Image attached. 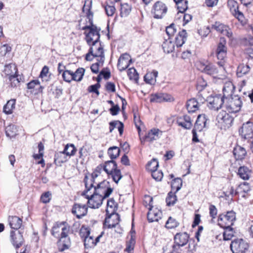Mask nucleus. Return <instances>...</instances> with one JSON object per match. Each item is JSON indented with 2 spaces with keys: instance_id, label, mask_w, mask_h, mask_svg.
I'll list each match as a JSON object with an SVG mask.
<instances>
[{
  "instance_id": "obj_25",
  "label": "nucleus",
  "mask_w": 253,
  "mask_h": 253,
  "mask_svg": "<svg viewBox=\"0 0 253 253\" xmlns=\"http://www.w3.org/2000/svg\"><path fill=\"white\" fill-rule=\"evenodd\" d=\"M176 123L179 126L185 129H190L192 126L191 118L188 115H184L178 118Z\"/></svg>"
},
{
  "instance_id": "obj_54",
  "label": "nucleus",
  "mask_w": 253,
  "mask_h": 253,
  "mask_svg": "<svg viewBox=\"0 0 253 253\" xmlns=\"http://www.w3.org/2000/svg\"><path fill=\"white\" fill-rule=\"evenodd\" d=\"M84 245L85 248H91L95 245L94 240L92 236L89 235L84 239Z\"/></svg>"
},
{
  "instance_id": "obj_24",
  "label": "nucleus",
  "mask_w": 253,
  "mask_h": 253,
  "mask_svg": "<svg viewBox=\"0 0 253 253\" xmlns=\"http://www.w3.org/2000/svg\"><path fill=\"white\" fill-rule=\"evenodd\" d=\"M171 96L166 93H157L152 94L150 97V102L161 103L164 101H170Z\"/></svg>"
},
{
  "instance_id": "obj_51",
  "label": "nucleus",
  "mask_w": 253,
  "mask_h": 253,
  "mask_svg": "<svg viewBox=\"0 0 253 253\" xmlns=\"http://www.w3.org/2000/svg\"><path fill=\"white\" fill-rule=\"evenodd\" d=\"M132 60L130 56L126 53H124L118 59V63H131Z\"/></svg>"
},
{
  "instance_id": "obj_62",
  "label": "nucleus",
  "mask_w": 253,
  "mask_h": 253,
  "mask_svg": "<svg viewBox=\"0 0 253 253\" xmlns=\"http://www.w3.org/2000/svg\"><path fill=\"white\" fill-rule=\"evenodd\" d=\"M133 119L135 126L138 130V132L141 130L140 125L141 121L140 120L139 117L136 112L133 113Z\"/></svg>"
},
{
  "instance_id": "obj_3",
  "label": "nucleus",
  "mask_w": 253,
  "mask_h": 253,
  "mask_svg": "<svg viewBox=\"0 0 253 253\" xmlns=\"http://www.w3.org/2000/svg\"><path fill=\"white\" fill-rule=\"evenodd\" d=\"M103 169L109 178L111 177L116 183H118L122 177L121 170L117 169V164L114 160L106 162L103 165Z\"/></svg>"
},
{
  "instance_id": "obj_10",
  "label": "nucleus",
  "mask_w": 253,
  "mask_h": 253,
  "mask_svg": "<svg viewBox=\"0 0 253 253\" xmlns=\"http://www.w3.org/2000/svg\"><path fill=\"white\" fill-rule=\"evenodd\" d=\"M208 106L211 109L218 110L225 102V98L220 94L209 96L207 98Z\"/></svg>"
},
{
  "instance_id": "obj_28",
  "label": "nucleus",
  "mask_w": 253,
  "mask_h": 253,
  "mask_svg": "<svg viewBox=\"0 0 253 253\" xmlns=\"http://www.w3.org/2000/svg\"><path fill=\"white\" fill-rule=\"evenodd\" d=\"M162 212L158 210H153L152 208L149 209L147 213V219L150 222L158 221L161 218Z\"/></svg>"
},
{
  "instance_id": "obj_49",
  "label": "nucleus",
  "mask_w": 253,
  "mask_h": 253,
  "mask_svg": "<svg viewBox=\"0 0 253 253\" xmlns=\"http://www.w3.org/2000/svg\"><path fill=\"white\" fill-rule=\"evenodd\" d=\"M159 167V162L157 159H153L149 162L146 166V169L150 171L157 170Z\"/></svg>"
},
{
  "instance_id": "obj_9",
  "label": "nucleus",
  "mask_w": 253,
  "mask_h": 253,
  "mask_svg": "<svg viewBox=\"0 0 253 253\" xmlns=\"http://www.w3.org/2000/svg\"><path fill=\"white\" fill-rule=\"evenodd\" d=\"M86 190L83 192V195L85 196V198L88 200L87 204L88 207L92 209L98 208L102 204L103 201L105 198L95 193L93 191V194L91 195L87 194Z\"/></svg>"
},
{
  "instance_id": "obj_17",
  "label": "nucleus",
  "mask_w": 253,
  "mask_h": 253,
  "mask_svg": "<svg viewBox=\"0 0 253 253\" xmlns=\"http://www.w3.org/2000/svg\"><path fill=\"white\" fill-rule=\"evenodd\" d=\"M84 71V69L83 68H78L74 73H71L69 71H64V81L67 82H70L71 81V80H68L66 78V75L68 74L71 76V80L80 82L83 79Z\"/></svg>"
},
{
  "instance_id": "obj_6",
  "label": "nucleus",
  "mask_w": 253,
  "mask_h": 253,
  "mask_svg": "<svg viewBox=\"0 0 253 253\" xmlns=\"http://www.w3.org/2000/svg\"><path fill=\"white\" fill-rule=\"evenodd\" d=\"M92 188L94 192L105 198L108 197L113 190L110 182L106 180L97 183L96 186L94 185Z\"/></svg>"
},
{
  "instance_id": "obj_48",
  "label": "nucleus",
  "mask_w": 253,
  "mask_h": 253,
  "mask_svg": "<svg viewBox=\"0 0 253 253\" xmlns=\"http://www.w3.org/2000/svg\"><path fill=\"white\" fill-rule=\"evenodd\" d=\"M226 41L224 38L221 37L219 42L218 44L216 52H227V47L226 46Z\"/></svg>"
},
{
  "instance_id": "obj_22",
  "label": "nucleus",
  "mask_w": 253,
  "mask_h": 253,
  "mask_svg": "<svg viewBox=\"0 0 253 253\" xmlns=\"http://www.w3.org/2000/svg\"><path fill=\"white\" fill-rule=\"evenodd\" d=\"M163 134V131L158 128H152L149 130L144 138V140L152 142L160 138Z\"/></svg>"
},
{
  "instance_id": "obj_33",
  "label": "nucleus",
  "mask_w": 253,
  "mask_h": 253,
  "mask_svg": "<svg viewBox=\"0 0 253 253\" xmlns=\"http://www.w3.org/2000/svg\"><path fill=\"white\" fill-rule=\"evenodd\" d=\"M250 191V187L248 183L244 182L240 184L235 190V194H243L242 197H245V193Z\"/></svg>"
},
{
  "instance_id": "obj_39",
  "label": "nucleus",
  "mask_w": 253,
  "mask_h": 253,
  "mask_svg": "<svg viewBox=\"0 0 253 253\" xmlns=\"http://www.w3.org/2000/svg\"><path fill=\"white\" fill-rule=\"evenodd\" d=\"M135 232L130 231V238L126 243V247L125 251L128 253H130L133 250L135 244V237L134 236Z\"/></svg>"
},
{
  "instance_id": "obj_40",
  "label": "nucleus",
  "mask_w": 253,
  "mask_h": 253,
  "mask_svg": "<svg viewBox=\"0 0 253 253\" xmlns=\"http://www.w3.org/2000/svg\"><path fill=\"white\" fill-rule=\"evenodd\" d=\"M5 133L7 137L12 138L17 134V129L16 126L10 125L5 127Z\"/></svg>"
},
{
  "instance_id": "obj_44",
  "label": "nucleus",
  "mask_w": 253,
  "mask_h": 253,
  "mask_svg": "<svg viewBox=\"0 0 253 253\" xmlns=\"http://www.w3.org/2000/svg\"><path fill=\"white\" fill-rule=\"evenodd\" d=\"M15 102L14 100H10L3 107V112L6 114L12 113L13 109L15 108Z\"/></svg>"
},
{
  "instance_id": "obj_32",
  "label": "nucleus",
  "mask_w": 253,
  "mask_h": 253,
  "mask_svg": "<svg viewBox=\"0 0 253 253\" xmlns=\"http://www.w3.org/2000/svg\"><path fill=\"white\" fill-rule=\"evenodd\" d=\"M158 74V73L156 71L147 73L144 77L145 82L150 84H154L156 82Z\"/></svg>"
},
{
  "instance_id": "obj_29",
  "label": "nucleus",
  "mask_w": 253,
  "mask_h": 253,
  "mask_svg": "<svg viewBox=\"0 0 253 253\" xmlns=\"http://www.w3.org/2000/svg\"><path fill=\"white\" fill-rule=\"evenodd\" d=\"M233 153L237 160L244 159L247 154L245 149L239 145H237L234 148Z\"/></svg>"
},
{
  "instance_id": "obj_14",
  "label": "nucleus",
  "mask_w": 253,
  "mask_h": 253,
  "mask_svg": "<svg viewBox=\"0 0 253 253\" xmlns=\"http://www.w3.org/2000/svg\"><path fill=\"white\" fill-rule=\"evenodd\" d=\"M218 65V68L216 67L214 64H197V68L207 74L214 75L218 73L219 70H222L223 68L222 64Z\"/></svg>"
},
{
  "instance_id": "obj_55",
  "label": "nucleus",
  "mask_w": 253,
  "mask_h": 253,
  "mask_svg": "<svg viewBox=\"0 0 253 253\" xmlns=\"http://www.w3.org/2000/svg\"><path fill=\"white\" fill-rule=\"evenodd\" d=\"M151 172L152 177L157 181H160L163 177V173L161 170H155Z\"/></svg>"
},
{
  "instance_id": "obj_30",
  "label": "nucleus",
  "mask_w": 253,
  "mask_h": 253,
  "mask_svg": "<svg viewBox=\"0 0 253 253\" xmlns=\"http://www.w3.org/2000/svg\"><path fill=\"white\" fill-rule=\"evenodd\" d=\"M187 37V35L185 30H182L179 32L177 36L175 38L177 47H181L185 43Z\"/></svg>"
},
{
  "instance_id": "obj_61",
  "label": "nucleus",
  "mask_w": 253,
  "mask_h": 253,
  "mask_svg": "<svg viewBox=\"0 0 253 253\" xmlns=\"http://www.w3.org/2000/svg\"><path fill=\"white\" fill-rule=\"evenodd\" d=\"M51 194L49 192H46L42 194L41 197V201L43 203H49L51 199Z\"/></svg>"
},
{
  "instance_id": "obj_18",
  "label": "nucleus",
  "mask_w": 253,
  "mask_h": 253,
  "mask_svg": "<svg viewBox=\"0 0 253 253\" xmlns=\"http://www.w3.org/2000/svg\"><path fill=\"white\" fill-rule=\"evenodd\" d=\"M72 213L80 219L85 216L87 212V207L85 205L75 204L72 209Z\"/></svg>"
},
{
  "instance_id": "obj_36",
  "label": "nucleus",
  "mask_w": 253,
  "mask_h": 253,
  "mask_svg": "<svg viewBox=\"0 0 253 253\" xmlns=\"http://www.w3.org/2000/svg\"><path fill=\"white\" fill-rule=\"evenodd\" d=\"M250 70V67L248 64H239L236 71L238 77H242L245 75L249 73Z\"/></svg>"
},
{
  "instance_id": "obj_1",
  "label": "nucleus",
  "mask_w": 253,
  "mask_h": 253,
  "mask_svg": "<svg viewBox=\"0 0 253 253\" xmlns=\"http://www.w3.org/2000/svg\"><path fill=\"white\" fill-rule=\"evenodd\" d=\"M92 0H85L83 7V11L84 12L86 13L90 25L83 27L82 30H89L88 33L85 32L84 34L86 35L85 39L86 42L88 44L90 45L95 44V43L98 41L99 39H100V37L99 34L100 29L93 24V13L90 10L92 6Z\"/></svg>"
},
{
  "instance_id": "obj_19",
  "label": "nucleus",
  "mask_w": 253,
  "mask_h": 253,
  "mask_svg": "<svg viewBox=\"0 0 253 253\" xmlns=\"http://www.w3.org/2000/svg\"><path fill=\"white\" fill-rule=\"evenodd\" d=\"M11 242L16 248H19L24 243V240L22 234L19 232L11 231L10 233Z\"/></svg>"
},
{
  "instance_id": "obj_16",
  "label": "nucleus",
  "mask_w": 253,
  "mask_h": 253,
  "mask_svg": "<svg viewBox=\"0 0 253 253\" xmlns=\"http://www.w3.org/2000/svg\"><path fill=\"white\" fill-rule=\"evenodd\" d=\"M240 134L245 139H249L253 137V123L248 122L243 125L239 130Z\"/></svg>"
},
{
  "instance_id": "obj_59",
  "label": "nucleus",
  "mask_w": 253,
  "mask_h": 253,
  "mask_svg": "<svg viewBox=\"0 0 253 253\" xmlns=\"http://www.w3.org/2000/svg\"><path fill=\"white\" fill-rule=\"evenodd\" d=\"M182 186V180L180 178H175L172 182V187L175 188L176 191L179 190Z\"/></svg>"
},
{
  "instance_id": "obj_43",
  "label": "nucleus",
  "mask_w": 253,
  "mask_h": 253,
  "mask_svg": "<svg viewBox=\"0 0 253 253\" xmlns=\"http://www.w3.org/2000/svg\"><path fill=\"white\" fill-rule=\"evenodd\" d=\"M10 85L11 87H15L17 86L21 80V77L16 74L15 75L11 76L8 77Z\"/></svg>"
},
{
  "instance_id": "obj_12",
  "label": "nucleus",
  "mask_w": 253,
  "mask_h": 253,
  "mask_svg": "<svg viewBox=\"0 0 253 253\" xmlns=\"http://www.w3.org/2000/svg\"><path fill=\"white\" fill-rule=\"evenodd\" d=\"M217 120L220 125L221 128L226 129L231 126L234 119L228 113L222 111L218 115Z\"/></svg>"
},
{
  "instance_id": "obj_46",
  "label": "nucleus",
  "mask_w": 253,
  "mask_h": 253,
  "mask_svg": "<svg viewBox=\"0 0 253 253\" xmlns=\"http://www.w3.org/2000/svg\"><path fill=\"white\" fill-rule=\"evenodd\" d=\"M224 229L223 233V238L224 240H230L234 236V232L231 226L222 227Z\"/></svg>"
},
{
  "instance_id": "obj_41",
  "label": "nucleus",
  "mask_w": 253,
  "mask_h": 253,
  "mask_svg": "<svg viewBox=\"0 0 253 253\" xmlns=\"http://www.w3.org/2000/svg\"><path fill=\"white\" fill-rule=\"evenodd\" d=\"M131 10V6L127 3H125L121 5L120 15L121 17H126L130 13Z\"/></svg>"
},
{
  "instance_id": "obj_26",
  "label": "nucleus",
  "mask_w": 253,
  "mask_h": 253,
  "mask_svg": "<svg viewBox=\"0 0 253 253\" xmlns=\"http://www.w3.org/2000/svg\"><path fill=\"white\" fill-rule=\"evenodd\" d=\"M235 89V86L233 83L230 81L226 80L224 82V86L223 87V96L225 98L229 96H232V93Z\"/></svg>"
},
{
  "instance_id": "obj_8",
  "label": "nucleus",
  "mask_w": 253,
  "mask_h": 253,
  "mask_svg": "<svg viewBox=\"0 0 253 253\" xmlns=\"http://www.w3.org/2000/svg\"><path fill=\"white\" fill-rule=\"evenodd\" d=\"M189 238V236L186 232L176 233L174 237V245L172 246L173 251L177 253L180 247L187 244Z\"/></svg>"
},
{
  "instance_id": "obj_5",
  "label": "nucleus",
  "mask_w": 253,
  "mask_h": 253,
  "mask_svg": "<svg viewBox=\"0 0 253 253\" xmlns=\"http://www.w3.org/2000/svg\"><path fill=\"white\" fill-rule=\"evenodd\" d=\"M99 42L98 41L94 45H91L92 47L90 48L89 52L86 54L85 56V59L87 61H91L92 60L95 58L96 60L99 61V63L96 62L95 63H103L104 62V57L102 56L103 54V48L101 47L100 43L98 47H95V45Z\"/></svg>"
},
{
  "instance_id": "obj_4",
  "label": "nucleus",
  "mask_w": 253,
  "mask_h": 253,
  "mask_svg": "<svg viewBox=\"0 0 253 253\" xmlns=\"http://www.w3.org/2000/svg\"><path fill=\"white\" fill-rule=\"evenodd\" d=\"M225 99L226 100L225 108L228 113H235L240 110L242 102L238 95L231 96L229 98L226 97Z\"/></svg>"
},
{
  "instance_id": "obj_60",
  "label": "nucleus",
  "mask_w": 253,
  "mask_h": 253,
  "mask_svg": "<svg viewBox=\"0 0 253 253\" xmlns=\"http://www.w3.org/2000/svg\"><path fill=\"white\" fill-rule=\"evenodd\" d=\"M79 234L82 238L85 239L90 234L89 229L88 228L82 226L80 229Z\"/></svg>"
},
{
  "instance_id": "obj_13",
  "label": "nucleus",
  "mask_w": 253,
  "mask_h": 253,
  "mask_svg": "<svg viewBox=\"0 0 253 253\" xmlns=\"http://www.w3.org/2000/svg\"><path fill=\"white\" fill-rule=\"evenodd\" d=\"M52 234L58 239L57 244L59 251H63V244L61 243V239L63 238V222L56 223L52 227Z\"/></svg>"
},
{
  "instance_id": "obj_38",
  "label": "nucleus",
  "mask_w": 253,
  "mask_h": 253,
  "mask_svg": "<svg viewBox=\"0 0 253 253\" xmlns=\"http://www.w3.org/2000/svg\"><path fill=\"white\" fill-rule=\"evenodd\" d=\"M162 47L165 52L169 53L174 50L175 46L174 43L170 40V39L169 38L168 40H166L163 42Z\"/></svg>"
},
{
  "instance_id": "obj_50",
  "label": "nucleus",
  "mask_w": 253,
  "mask_h": 253,
  "mask_svg": "<svg viewBox=\"0 0 253 253\" xmlns=\"http://www.w3.org/2000/svg\"><path fill=\"white\" fill-rule=\"evenodd\" d=\"M127 74L130 80L137 81L138 80V74L134 68L131 67L129 68L127 70Z\"/></svg>"
},
{
  "instance_id": "obj_57",
  "label": "nucleus",
  "mask_w": 253,
  "mask_h": 253,
  "mask_svg": "<svg viewBox=\"0 0 253 253\" xmlns=\"http://www.w3.org/2000/svg\"><path fill=\"white\" fill-rule=\"evenodd\" d=\"M106 14L108 16H112L116 11V8L113 5H106L104 6Z\"/></svg>"
},
{
  "instance_id": "obj_64",
  "label": "nucleus",
  "mask_w": 253,
  "mask_h": 253,
  "mask_svg": "<svg viewBox=\"0 0 253 253\" xmlns=\"http://www.w3.org/2000/svg\"><path fill=\"white\" fill-rule=\"evenodd\" d=\"M187 1L185 0L184 2V4L183 3L182 1L181 2L177 4V8L179 10V12L183 13L187 9Z\"/></svg>"
},
{
  "instance_id": "obj_11",
  "label": "nucleus",
  "mask_w": 253,
  "mask_h": 253,
  "mask_svg": "<svg viewBox=\"0 0 253 253\" xmlns=\"http://www.w3.org/2000/svg\"><path fill=\"white\" fill-rule=\"evenodd\" d=\"M230 247L233 253H245L249 244L242 239H237L231 242Z\"/></svg>"
},
{
  "instance_id": "obj_47",
  "label": "nucleus",
  "mask_w": 253,
  "mask_h": 253,
  "mask_svg": "<svg viewBox=\"0 0 253 253\" xmlns=\"http://www.w3.org/2000/svg\"><path fill=\"white\" fill-rule=\"evenodd\" d=\"M177 201L176 196L175 193L170 192L168 193V195L166 199L167 205L168 206L174 205Z\"/></svg>"
},
{
  "instance_id": "obj_27",
  "label": "nucleus",
  "mask_w": 253,
  "mask_h": 253,
  "mask_svg": "<svg viewBox=\"0 0 253 253\" xmlns=\"http://www.w3.org/2000/svg\"><path fill=\"white\" fill-rule=\"evenodd\" d=\"M27 88L29 89H33L31 92L34 94H38L42 92L43 87L40 85L38 80H33L27 84Z\"/></svg>"
},
{
  "instance_id": "obj_23",
  "label": "nucleus",
  "mask_w": 253,
  "mask_h": 253,
  "mask_svg": "<svg viewBox=\"0 0 253 253\" xmlns=\"http://www.w3.org/2000/svg\"><path fill=\"white\" fill-rule=\"evenodd\" d=\"M212 28L221 34L227 36L228 38L232 37V33L229 28L219 22H216L212 25Z\"/></svg>"
},
{
  "instance_id": "obj_45",
  "label": "nucleus",
  "mask_w": 253,
  "mask_h": 253,
  "mask_svg": "<svg viewBox=\"0 0 253 253\" xmlns=\"http://www.w3.org/2000/svg\"><path fill=\"white\" fill-rule=\"evenodd\" d=\"M77 151V149L73 144H67L64 148V154L67 156H74Z\"/></svg>"
},
{
  "instance_id": "obj_21",
  "label": "nucleus",
  "mask_w": 253,
  "mask_h": 253,
  "mask_svg": "<svg viewBox=\"0 0 253 253\" xmlns=\"http://www.w3.org/2000/svg\"><path fill=\"white\" fill-rule=\"evenodd\" d=\"M208 120L209 118L205 114L198 115L194 128H195V129H197L198 131H201L207 127Z\"/></svg>"
},
{
  "instance_id": "obj_56",
  "label": "nucleus",
  "mask_w": 253,
  "mask_h": 253,
  "mask_svg": "<svg viewBox=\"0 0 253 253\" xmlns=\"http://www.w3.org/2000/svg\"><path fill=\"white\" fill-rule=\"evenodd\" d=\"M166 31L167 35L169 37V38L170 39V37L173 36L176 31L175 25L173 23L171 24L169 26L166 28Z\"/></svg>"
},
{
  "instance_id": "obj_35",
  "label": "nucleus",
  "mask_w": 253,
  "mask_h": 253,
  "mask_svg": "<svg viewBox=\"0 0 253 253\" xmlns=\"http://www.w3.org/2000/svg\"><path fill=\"white\" fill-rule=\"evenodd\" d=\"M17 71L16 64H5L3 72L6 75L9 77L17 74Z\"/></svg>"
},
{
  "instance_id": "obj_58",
  "label": "nucleus",
  "mask_w": 253,
  "mask_h": 253,
  "mask_svg": "<svg viewBox=\"0 0 253 253\" xmlns=\"http://www.w3.org/2000/svg\"><path fill=\"white\" fill-rule=\"evenodd\" d=\"M227 4L230 10L234 12L239 9L238 3L234 0H228Z\"/></svg>"
},
{
  "instance_id": "obj_31",
  "label": "nucleus",
  "mask_w": 253,
  "mask_h": 253,
  "mask_svg": "<svg viewBox=\"0 0 253 253\" xmlns=\"http://www.w3.org/2000/svg\"><path fill=\"white\" fill-rule=\"evenodd\" d=\"M8 221L11 228L16 230L20 228L22 223V219L16 216H9Z\"/></svg>"
},
{
  "instance_id": "obj_34",
  "label": "nucleus",
  "mask_w": 253,
  "mask_h": 253,
  "mask_svg": "<svg viewBox=\"0 0 253 253\" xmlns=\"http://www.w3.org/2000/svg\"><path fill=\"white\" fill-rule=\"evenodd\" d=\"M238 175L244 180H248L251 175V171L247 167H240L238 169Z\"/></svg>"
},
{
  "instance_id": "obj_2",
  "label": "nucleus",
  "mask_w": 253,
  "mask_h": 253,
  "mask_svg": "<svg viewBox=\"0 0 253 253\" xmlns=\"http://www.w3.org/2000/svg\"><path fill=\"white\" fill-rule=\"evenodd\" d=\"M106 211V217L104 221V225L108 228L115 227L119 224L120 216L116 213L118 209V204L113 198L109 199L107 201Z\"/></svg>"
},
{
  "instance_id": "obj_7",
  "label": "nucleus",
  "mask_w": 253,
  "mask_h": 253,
  "mask_svg": "<svg viewBox=\"0 0 253 253\" xmlns=\"http://www.w3.org/2000/svg\"><path fill=\"white\" fill-rule=\"evenodd\" d=\"M236 220V213L233 211H229L226 213L220 214L218 218V225L221 227L232 226Z\"/></svg>"
},
{
  "instance_id": "obj_20",
  "label": "nucleus",
  "mask_w": 253,
  "mask_h": 253,
  "mask_svg": "<svg viewBox=\"0 0 253 253\" xmlns=\"http://www.w3.org/2000/svg\"><path fill=\"white\" fill-rule=\"evenodd\" d=\"M99 174L97 171H93L92 174L89 175H85L84 178V182L86 193H88L94 186L95 182V178L97 177Z\"/></svg>"
},
{
  "instance_id": "obj_63",
  "label": "nucleus",
  "mask_w": 253,
  "mask_h": 253,
  "mask_svg": "<svg viewBox=\"0 0 253 253\" xmlns=\"http://www.w3.org/2000/svg\"><path fill=\"white\" fill-rule=\"evenodd\" d=\"M100 87V84L99 83H96L95 84L90 85L88 88V90L90 92L95 93L97 95H99V92L98 88Z\"/></svg>"
},
{
  "instance_id": "obj_52",
  "label": "nucleus",
  "mask_w": 253,
  "mask_h": 253,
  "mask_svg": "<svg viewBox=\"0 0 253 253\" xmlns=\"http://www.w3.org/2000/svg\"><path fill=\"white\" fill-rule=\"evenodd\" d=\"M178 225L179 223L175 219L169 217L166 222V227L171 229L176 227Z\"/></svg>"
},
{
  "instance_id": "obj_53",
  "label": "nucleus",
  "mask_w": 253,
  "mask_h": 253,
  "mask_svg": "<svg viewBox=\"0 0 253 253\" xmlns=\"http://www.w3.org/2000/svg\"><path fill=\"white\" fill-rule=\"evenodd\" d=\"M11 50V47L7 44H4L0 47V55L4 56L6 54H9Z\"/></svg>"
},
{
  "instance_id": "obj_42",
  "label": "nucleus",
  "mask_w": 253,
  "mask_h": 253,
  "mask_svg": "<svg viewBox=\"0 0 253 253\" xmlns=\"http://www.w3.org/2000/svg\"><path fill=\"white\" fill-rule=\"evenodd\" d=\"M120 150L117 146L110 147L108 150V154L112 160L117 158L120 155Z\"/></svg>"
},
{
  "instance_id": "obj_15",
  "label": "nucleus",
  "mask_w": 253,
  "mask_h": 253,
  "mask_svg": "<svg viewBox=\"0 0 253 253\" xmlns=\"http://www.w3.org/2000/svg\"><path fill=\"white\" fill-rule=\"evenodd\" d=\"M167 12V7L165 3L158 1L153 6L152 13L156 19H161Z\"/></svg>"
},
{
  "instance_id": "obj_37",
  "label": "nucleus",
  "mask_w": 253,
  "mask_h": 253,
  "mask_svg": "<svg viewBox=\"0 0 253 253\" xmlns=\"http://www.w3.org/2000/svg\"><path fill=\"white\" fill-rule=\"evenodd\" d=\"M200 105L197 102L195 98H192L188 100L186 104V107L189 112H194L199 109Z\"/></svg>"
}]
</instances>
